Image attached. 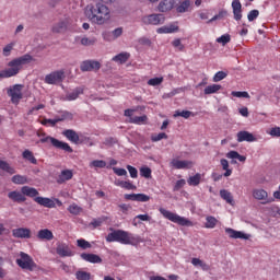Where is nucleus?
Returning <instances> with one entry per match:
<instances>
[{"label": "nucleus", "instance_id": "f257e3e1", "mask_svg": "<svg viewBox=\"0 0 280 280\" xmlns=\"http://www.w3.org/2000/svg\"><path fill=\"white\" fill-rule=\"evenodd\" d=\"M84 14L94 25H105L112 19L110 8L104 2H94L85 7Z\"/></svg>", "mask_w": 280, "mask_h": 280}, {"label": "nucleus", "instance_id": "f03ea898", "mask_svg": "<svg viewBox=\"0 0 280 280\" xmlns=\"http://www.w3.org/2000/svg\"><path fill=\"white\" fill-rule=\"evenodd\" d=\"M27 62H32V56L30 55L13 59L8 63V68L0 72V78H13V75H19V71L23 69V65H27Z\"/></svg>", "mask_w": 280, "mask_h": 280}, {"label": "nucleus", "instance_id": "7ed1b4c3", "mask_svg": "<svg viewBox=\"0 0 280 280\" xmlns=\"http://www.w3.org/2000/svg\"><path fill=\"white\" fill-rule=\"evenodd\" d=\"M109 231L112 232L106 236L107 242H119V244H137L139 242V238L130 232L113 228Z\"/></svg>", "mask_w": 280, "mask_h": 280}, {"label": "nucleus", "instance_id": "20e7f679", "mask_svg": "<svg viewBox=\"0 0 280 280\" xmlns=\"http://www.w3.org/2000/svg\"><path fill=\"white\" fill-rule=\"evenodd\" d=\"M37 137H39L40 143H51V145L54 148H57V150H63V152H73V149H71V145H69V143L62 142L54 137L47 136L42 130L37 131Z\"/></svg>", "mask_w": 280, "mask_h": 280}, {"label": "nucleus", "instance_id": "39448f33", "mask_svg": "<svg viewBox=\"0 0 280 280\" xmlns=\"http://www.w3.org/2000/svg\"><path fill=\"white\" fill-rule=\"evenodd\" d=\"M15 264L22 270H28V272H34L38 268V265L34 261V258L26 254L25 252H21L19 258H16Z\"/></svg>", "mask_w": 280, "mask_h": 280}, {"label": "nucleus", "instance_id": "423d86ee", "mask_svg": "<svg viewBox=\"0 0 280 280\" xmlns=\"http://www.w3.org/2000/svg\"><path fill=\"white\" fill-rule=\"evenodd\" d=\"M160 213L163 214V217L166 220H170L171 222H174V224H178L179 226H194V222H191L189 219L185 217H180L172 211H168L164 208L159 209Z\"/></svg>", "mask_w": 280, "mask_h": 280}, {"label": "nucleus", "instance_id": "0eeeda50", "mask_svg": "<svg viewBox=\"0 0 280 280\" xmlns=\"http://www.w3.org/2000/svg\"><path fill=\"white\" fill-rule=\"evenodd\" d=\"M7 95L10 96L11 102L19 106L21 104V100L25 97V85L23 84H14L7 89Z\"/></svg>", "mask_w": 280, "mask_h": 280}, {"label": "nucleus", "instance_id": "6e6552de", "mask_svg": "<svg viewBox=\"0 0 280 280\" xmlns=\"http://www.w3.org/2000/svg\"><path fill=\"white\" fill-rule=\"evenodd\" d=\"M65 80V70H57L47 74L44 79L46 84H60Z\"/></svg>", "mask_w": 280, "mask_h": 280}, {"label": "nucleus", "instance_id": "1a4fd4ad", "mask_svg": "<svg viewBox=\"0 0 280 280\" xmlns=\"http://www.w3.org/2000/svg\"><path fill=\"white\" fill-rule=\"evenodd\" d=\"M144 25H163L165 23V15L163 14H150L142 18Z\"/></svg>", "mask_w": 280, "mask_h": 280}, {"label": "nucleus", "instance_id": "9d476101", "mask_svg": "<svg viewBox=\"0 0 280 280\" xmlns=\"http://www.w3.org/2000/svg\"><path fill=\"white\" fill-rule=\"evenodd\" d=\"M252 194H253V198H255V200L262 201V205L275 202V199L268 198V191L264 190L262 188H256L253 190Z\"/></svg>", "mask_w": 280, "mask_h": 280}, {"label": "nucleus", "instance_id": "9b49d317", "mask_svg": "<svg viewBox=\"0 0 280 280\" xmlns=\"http://www.w3.org/2000/svg\"><path fill=\"white\" fill-rule=\"evenodd\" d=\"M170 165L174 170H191L194 167V162L187 160L173 159Z\"/></svg>", "mask_w": 280, "mask_h": 280}, {"label": "nucleus", "instance_id": "f8f14e48", "mask_svg": "<svg viewBox=\"0 0 280 280\" xmlns=\"http://www.w3.org/2000/svg\"><path fill=\"white\" fill-rule=\"evenodd\" d=\"M225 234L232 240H250L252 237L248 233H245L243 231H236L231 228L225 229Z\"/></svg>", "mask_w": 280, "mask_h": 280}, {"label": "nucleus", "instance_id": "ddd939ff", "mask_svg": "<svg viewBox=\"0 0 280 280\" xmlns=\"http://www.w3.org/2000/svg\"><path fill=\"white\" fill-rule=\"evenodd\" d=\"M135 113L137 110L135 109H127L125 110V117H129L131 124H145L148 121V116L142 115V116H135Z\"/></svg>", "mask_w": 280, "mask_h": 280}, {"label": "nucleus", "instance_id": "4468645a", "mask_svg": "<svg viewBox=\"0 0 280 280\" xmlns=\"http://www.w3.org/2000/svg\"><path fill=\"white\" fill-rule=\"evenodd\" d=\"M178 22H174L156 30L158 34H176L178 32Z\"/></svg>", "mask_w": 280, "mask_h": 280}, {"label": "nucleus", "instance_id": "2eb2a0df", "mask_svg": "<svg viewBox=\"0 0 280 280\" xmlns=\"http://www.w3.org/2000/svg\"><path fill=\"white\" fill-rule=\"evenodd\" d=\"M12 235L13 237H19L21 240H30V237H32V230L27 228L14 229Z\"/></svg>", "mask_w": 280, "mask_h": 280}, {"label": "nucleus", "instance_id": "dca6fc26", "mask_svg": "<svg viewBox=\"0 0 280 280\" xmlns=\"http://www.w3.org/2000/svg\"><path fill=\"white\" fill-rule=\"evenodd\" d=\"M101 67L98 61L86 60L81 63V71H98Z\"/></svg>", "mask_w": 280, "mask_h": 280}, {"label": "nucleus", "instance_id": "f3484780", "mask_svg": "<svg viewBox=\"0 0 280 280\" xmlns=\"http://www.w3.org/2000/svg\"><path fill=\"white\" fill-rule=\"evenodd\" d=\"M37 238L42 240L43 242H51V240H54V232L48 229L39 230L37 232Z\"/></svg>", "mask_w": 280, "mask_h": 280}, {"label": "nucleus", "instance_id": "a211bd4d", "mask_svg": "<svg viewBox=\"0 0 280 280\" xmlns=\"http://www.w3.org/2000/svg\"><path fill=\"white\" fill-rule=\"evenodd\" d=\"M8 198L13 202H25L27 198L24 197L23 191L13 190L8 194Z\"/></svg>", "mask_w": 280, "mask_h": 280}, {"label": "nucleus", "instance_id": "6ab92c4d", "mask_svg": "<svg viewBox=\"0 0 280 280\" xmlns=\"http://www.w3.org/2000/svg\"><path fill=\"white\" fill-rule=\"evenodd\" d=\"M232 9L235 21H242V3L240 0H234L232 2Z\"/></svg>", "mask_w": 280, "mask_h": 280}, {"label": "nucleus", "instance_id": "aec40b11", "mask_svg": "<svg viewBox=\"0 0 280 280\" xmlns=\"http://www.w3.org/2000/svg\"><path fill=\"white\" fill-rule=\"evenodd\" d=\"M35 202L42 207H46L47 209H54V207H56V202H54V200L45 197H36Z\"/></svg>", "mask_w": 280, "mask_h": 280}, {"label": "nucleus", "instance_id": "412c9836", "mask_svg": "<svg viewBox=\"0 0 280 280\" xmlns=\"http://www.w3.org/2000/svg\"><path fill=\"white\" fill-rule=\"evenodd\" d=\"M236 137L238 143H242L243 141H248L249 143L255 141V136L248 131H240Z\"/></svg>", "mask_w": 280, "mask_h": 280}, {"label": "nucleus", "instance_id": "4be33fe9", "mask_svg": "<svg viewBox=\"0 0 280 280\" xmlns=\"http://www.w3.org/2000/svg\"><path fill=\"white\" fill-rule=\"evenodd\" d=\"M174 8V0H163L159 3V12H170Z\"/></svg>", "mask_w": 280, "mask_h": 280}, {"label": "nucleus", "instance_id": "5701e85b", "mask_svg": "<svg viewBox=\"0 0 280 280\" xmlns=\"http://www.w3.org/2000/svg\"><path fill=\"white\" fill-rule=\"evenodd\" d=\"M81 258L90 264H102V258L95 254H81Z\"/></svg>", "mask_w": 280, "mask_h": 280}, {"label": "nucleus", "instance_id": "b1692460", "mask_svg": "<svg viewBox=\"0 0 280 280\" xmlns=\"http://www.w3.org/2000/svg\"><path fill=\"white\" fill-rule=\"evenodd\" d=\"M114 185H116V187H121L122 189H128V190H131V189H137V186L133 185L130 180H120V179H116L114 182Z\"/></svg>", "mask_w": 280, "mask_h": 280}, {"label": "nucleus", "instance_id": "393cba45", "mask_svg": "<svg viewBox=\"0 0 280 280\" xmlns=\"http://www.w3.org/2000/svg\"><path fill=\"white\" fill-rule=\"evenodd\" d=\"M22 194L25 196H27L28 198H36V196H38V190H36V188H32L30 186H24L21 188Z\"/></svg>", "mask_w": 280, "mask_h": 280}, {"label": "nucleus", "instance_id": "a878e982", "mask_svg": "<svg viewBox=\"0 0 280 280\" xmlns=\"http://www.w3.org/2000/svg\"><path fill=\"white\" fill-rule=\"evenodd\" d=\"M150 220H152V217H150L149 214H138L133 218L132 224L133 226H139L141 222H150Z\"/></svg>", "mask_w": 280, "mask_h": 280}, {"label": "nucleus", "instance_id": "bb28decb", "mask_svg": "<svg viewBox=\"0 0 280 280\" xmlns=\"http://www.w3.org/2000/svg\"><path fill=\"white\" fill-rule=\"evenodd\" d=\"M220 196L223 200H225V202H228V205H231L232 207L233 205H235V201L233 200V195L231 194V191L226 189H222L220 190Z\"/></svg>", "mask_w": 280, "mask_h": 280}, {"label": "nucleus", "instance_id": "cd10ccee", "mask_svg": "<svg viewBox=\"0 0 280 280\" xmlns=\"http://www.w3.org/2000/svg\"><path fill=\"white\" fill-rule=\"evenodd\" d=\"M222 90V85L220 84H210L205 88L203 93L205 95H213V93H218Z\"/></svg>", "mask_w": 280, "mask_h": 280}, {"label": "nucleus", "instance_id": "c85d7f7f", "mask_svg": "<svg viewBox=\"0 0 280 280\" xmlns=\"http://www.w3.org/2000/svg\"><path fill=\"white\" fill-rule=\"evenodd\" d=\"M69 25V21H61L52 26V32L56 34H60L61 32H65Z\"/></svg>", "mask_w": 280, "mask_h": 280}, {"label": "nucleus", "instance_id": "c756f323", "mask_svg": "<svg viewBox=\"0 0 280 280\" xmlns=\"http://www.w3.org/2000/svg\"><path fill=\"white\" fill-rule=\"evenodd\" d=\"M200 180H202V174L197 173L196 175L190 176L187 183L190 187H198V185H200Z\"/></svg>", "mask_w": 280, "mask_h": 280}, {"label": "nucleus", "instance_id": "7c9ffc66", "mask_svg": "<svg viewBox=\"0 0 280 280\" xmlns=\"http://www.w3.org/2000/svg\"><path fill=\"white\" fill-rule=\"evenodd\" d=\"M130 58V54L128 52H120L119 55H116L113 57L114 62H118L119 65H124V62H128V59Z\"/></svg>", "mask_w": 280, "mask_h": 280}, {"label": "nucleus", "instance_id": "2f4dec72", "mask_svg": "<svg viewBox=\"0 0 280 280\" xmlns=\"http://www.w3.org/2000/svg\"><path fill=\"white\" fill-rule=\"evenodd\" d=\"M57 254L60 257H73V252L70 250L67 246L57 247Z\"/></svg>", "mask_w": 280, "mask_h": 280}, {"label": "nucleus", "instance_id": "473e14b6", "mask_svg": "<svg viewBox=\"0 0 280 280\" xmlns=\"http://www.w3.org/2000/svg\"><path fill=\"white\" fill-rule=\"evenodd\" d=\"M63 135L69 139V141H72V143H78V141H80V136L71 129L63 131Z\"/></svg>", "mask_w": 280, "mask_h": 280}, {"label": "nucleus", "instance_id": "72a5a7b5", "mask_svg": "<svg viewBox=\"0 0 280 280\" xmlns=\"http://www.w3.org/2000/svg\"><path fill=\"white\" fill-rule=\"evenodd\" d=\"M71 178H73V172H71V170L62 171L59 176V183L71 180Z\"/></svg>", "mask_w": 280, "mask_h": 280}, {"label": "nucleus", "instance_id": "f704fd0d", "mask_svg": "<svg viewBox=\"0 0 280 280\" xmlns=\"http://www.w3.org/2000/svg\"><path fill=\"white\" fill-rule=\"evenodd\" d=\"M0 170H2V172H7L8 174L16 173L14 167L10 166V164L3 160H0Z\"/></svg>", "mask_w": 280, "mask_h": 280}, {"label": "nucleus", "instance_id": "c9c22d12", "mask_svg": "<svg viewBox=\"0 0 280 280\" xmlns=\"http://www.w3.org/2000/svg\"><path fill=\"white\" fill-rule=\"evenodd\" d=\"M226 159H237L241 163H246V156L240 155L237 151H230L226 153Z\"/></svg>", "mask_w": 280, "mask_h": 280}, {"label": "nucleus", "instance_id": "e433bc0d", "mask_svg": "<svg viewBox=\"0 0 280 280\" xmlns=\"http://www.w3.org/2000/svg\"><path fill=\"white\" fill-rule=\"evenodd\" d=\"M12 183H14V185H26L27 183V177L24 175H14L11 178Z\"/></svg>", "mask_w": 280, "mask_h": 280}, {"label": "nucleus", "instance_id": "4c0bfd02", "mask_svg": "<svg viewBox=\"0 0 280 280\" xmlns=\"http://www.w3.org/2000/svg\"><path fill=\"white\" fill-rule=\"evenodd\" d=\"M90 167L94 170H104V167H106V162L104 160H94L90 163Z\"/></svg>", "mask_w": 280, "mask_h": 280}, {"label": "nucleus", "instance_id": "58836bf2", "mask_svg": "<svg viewBox=\"0 0 280 280\" xmlns=\"http://www.w3.org/2000/svg\"><path fill=\"white\" fill-rule=\"evenodd\" d=\"M23 159H26V161H30V163H32L33 165H36L37 160L34 156V153H32V151L30 150H25L22 154Z\"/></svg>", "mask_w": 280, "mask_h": 280}, {"label": "nucleus", "instance_id": "ea45409f", "mask_svg": "<svg viewBox=\"0 0 280 280\" xmlns=\"http://www.w3.org/2000/svg\"><path fill=\"white\" fill-rule=\"evenodd\" d=\"M194 117V113L189 112V110H176L173 115V117H183L184 119H189L190 117Z\"/></svg>", "mask_w": 280, "mask_h": 280}, {"label": "nucleus", "instance_id": "a19ab883", "mask_svg": "<svg viewBox=\"0 0 280 280\" xmlns=\"http://www.w3.org/2000/svg\"><path fill=\"white\" fill-rule=\"evenodd\" d=\"M217 224H218V219H215L214 217L206 218V229H215Z\"/></svg>", "mask_w": 280, "mask_h": 280}, {"label": "nucleus", "instance_id": "79ce46f5", "mask_svg": "<svg viewBox=\"0 0 280 280\" xmlns=\"http://www.w3.org/2000/svg\"><path fill=\"white\" fill-rule=\"evenodd\" d=\"M191 5V2L188 0L183 1L178 7H177V12H189V8Z\"/></svg>", "mask_w": 280, "mask_h": 280}, {"label": "nucleus", "instance_id": "37998d69", "mask_svg": "<svg viewBox=\"0 0 280 280\" xmlns=\"http://www.w3.org/2000/svg\"><path fill=\"white\" fill-rule=\"evenodd\" d=\"M221 166H222V170H224V176L225 177H229L231 176V174H233V171L229 168V161L225 160V159H222L221 160Z\"/></svg>", "mask_w": 280, "mask_h": 280}, {"label": "nucleus", "instance_id": "c03bdc74", "mask_svg": "<svg viewBox=\"0 0 280 280\" xmlns=\"http://www.w3.org/2000/svg\"><path fill=\"white\" fill-rule=\"evenodd\" d=\"M69 213H72V215H80L82 213V208L75 203H72L68 208Z\"/></svg>", "mask_w": 280, "mask_h": 280}, {"label": "nucleus", "instance_id": "a18cd8bd", "mask_svg": "<svg viewBox=\"0 0 280 280\" xmlns=\"http://www.w3.org/2000/svg\"><path fill=\"white\" fill-rule=\"evenodd\" d=\"M191 264L192 266H199L203 270H209V265H207L205 261L200 260L199 258H192Z\"/></svg>", "mask_w": 280, "mask_h": 280}, {"label": "nucleus", "instance_id": "49530a36", "mask_svg": "<svg viewBox=\"0 0 280 280\" xmlns=\"http://www.w3.org/2000/svg\"><path fill=\"white\" fill-rule=\"evenodd\" d=\"M140 176H143V178H152V170L148 166L141 167Z\"/></svg>", "mask_w": 280, "mask_h": 280}, {"label": "nucleus", "instance_id": "de8ad7c7", "mask_svg": "<svg viewBox=\"0 0 280 280\" xmlns=\"http://www.w3.org/2000/svg\"><path fill=\"white\" fill-rule=\"evenodd\" d=\"M62 119L65 118H59V119H43L40 120V125L42 126H56V124H58V121H62Z\"/></svg>", "mask_w": 280, "mask_h": 280}, {"label": "nucleus", "instance_id": "09e8293b", "mask_svg": "<svg viewBox=\"0 0 280 280\" xmlns=\"http://www.w3.org/2000/svg\"><path fill=\"white\" fill-rule=\"evenodd\" d=\"M75 278L77 280H91V273L86 271H77Z\"/></svg>", "mask_w": 280, "mask_h": 280}, {"label": "nucleus", "instance_id": "8fccbe9b", "mask_svg": "<svg viewBox=\"0 0 280 280\" xmlns=\"http://www.w3.org/2000/svg\"><path fill=\"white\" fill-rule=\"evenodd\" d=\"M81 93H82V89H77L72 93L68 94L66 97L68 102H73V100H78Z\"/></svg>", "mask_w": 280, "mask_h": 280}, {"label": "nucleus", "instance_id": "3c124183", "mask_svg": "<svg viewBox=\"0 0 280 280\" xmlns=\"http://www.w3.org/2000/svg\"><path fill=\"white\" fill-rule=\"evenodd\" d=\"M149 86H159L163 84V77L153 78L148 81Z\"/></svg>", "mask_w": 280, "mask_h": 280}, {"label": "nucleus", "instance_id": "603ef678", "mask_svg": "<svg viewBox=\"0 0 280 280\" xmlns=\"http://www.w3.org/2000/svg\"><path fill=\"white\" fill-rule=\"evenodd\" d=\"M136 202H150V196L145 194H136Z\"/></svg>", "mask_w": 280, "mask_h": 280}, {"label": "nucleus", "instance_id": "864d4df0", "mask_svg": "<svg viewBox=\"0 0 280 280\" xmlns=\"http://www.w3.org/2000/svg\"><path fill=\"white\" fill-rule=\"evenodd\" d=\"M94 43H97V39L95 37L89 38V37H83L81 38V45H84L85 47H89L93 45Z\"/></svg>", "mask_w": 280, "mask_h": 280}, {"label": "nucleus", "instance_id": "5fc2aeb1", "mask_svg": "<svg viewBox=\"0 0 280 280\" xmlns=\"http://www.w3.org/2000/svg\"><path fill=\"white\" fill-rule=\"evenodd\" d=\"M173 47L177 49V51H183L185 49V45L180 42V38H176L172 42Z\"/></svg>", "mask_w": 280, "mask_h": 280}, {"label": "nucleus", "instance_id": "6e6d98bb", "mask_svg": "<svg viewBox=\"0 0 280 280\" xmlns=\"http://www.w3.org/2000/svg\"><path fill=\"white\" fill-rule=\"evenodd\" d=\"M226 72L224 71H219L214 74L213 77V82H222V80H224V78H226Z\"/></svg>", "mask_w": 280, "mask_h": 280}, {"label": "nucleus", "instance_id": "4d7b16f0", "mask_svg": "<svg viewBox=\"0 0 280 280\" xmlns=\"http://www.w3.org/2000/svg\"><path fill=\"white\" fill-rule=\"evenodd\" d=\"M163 139H167V136H166L165 132H161V133H158V135L154 133V135L151 136V140H152L153 142L161 141V140H163Z\"/></svg>", "mask_w": 280, "mask_h": 280}, {"label": "nucleus", "instance_id": "13d9d810", "mask_svg": "<svg viewBox=\"0 0 280 280\" xmlns=\"http://www.w3.org/2000/svg\"><path fill=\"white\" fill-rule=\"evenodd\" d=\"M217 43H220L221 45L231 43V35H222L221 37L217 38Z\"/></svg>", "mask_w": 280, "mask_h": 280}, {"label": "nucleus", "instance_id": "bf43d9fd", "mask_svg": "<svg viewBox=\"0 0 280 280\" xmlns=\"http://www.w3.org/2000/svg\"><path fill=\"white\" fill-rule=\"evenodd\" d=\"M270 137H280V127H273L267 131Z\"/></svg>", "mask_w": 280, "mask_h": 280}, {"label": "nucleus", "instance_id": "052dcab7", "mask_svg": "<svg viewBox=\"0 0 280 280\" xmlns=\"http://www.w3.org/2000/svg\"><path fill=\"white\" fill-rule=\"evenodd\" d=\"M113 172H114V174H116L117 176H128V172L126 171V168L113 167Z\"/></svg>", "mask_w": 280, "mask_h": 280}, {"label": "nucleus", "instance_id": "680f3d73", "mask_svg": "<svg viewBox=\"0 0 280 280\" xmlns=\"http://www.w3.org/2000/svg\"><path fill=\"white\" fill-rule=\"evenodd\" d=\"M127 170L131 178H137L139 176V172L135 168V166L127 165Z\"/></svg>", "mask_w": 280, "mask_h": 280}, {"label": "nucleus", "instance_id": "e2e57ef3", "mask_svg": "<svg viewBox=\"0 0 280 280\" xmlns=\"http://www.w3.org/2000/svg\"><path fill=\"white\" fill-rule=\"evenodd\" d=\"M118 208L121 211V213H125V214H127L128 211H130V209H132V207L130 205H128V203H120L118 206Z\"/></svg>", "mask_w": 280, "mask_h": 280}, {"label": "nucleus", "instance_id": "0e129e2a", "mask_svg": "<svg viewBox=\"0 0 280 280\" xmlns=\"http://www.w3.org/2000/svg\"><path fill=\"white\" fill-rule=\"evenodd\" d=\"M232 95H233V97H245L247 100L250 97L248 92H235V91H233Z\"/></svg>", "mask_w": 280, "mask_h": 280}, {"label": "nucleus", "instance_id": "69168bd1", "mask_svg": "<svg viewBox=\"0 0 280 280\" xmlns=\"http://www.w3.org/2000/svg\"><path fill=\"white\" fill-rule=\"evenodd\" d=\"M103 38H104V40H107L108 43L115 40L113 32H104L103 33Z\"/></svg>", "mask_w": 280, "mask_h": 280}, {"label": "nucleus", "instance_id": "338daca9", "mask_svg": "<svg viewBox=\"0 0 280 280\" xmlns=\"http://www.w3.org/2000/svg\"><path fill=\"white\" fill-rule=\"evenodd\" d=\"M112 34L114 36V40H116V38H119V36H121L124 34V28L122 27L115 28L112 32Z\"/></svg>", "mask_w": 280, "mask_h": 280}, {"label": "nucleus", "instance_id": "774afa93", "mask_svg": "<svg viewBox=\"0 0 280 280\" xmlns=\"http://www.w3.org/2000/svg\"><path fill=\"white\" fill-rule=\"evenodd\" d=\"M259 16V11L258 10H253L248 13L247 19L248 21H255Z\"/></svg>", "mask_w": 280, "mask_h": 280}]
</instances>
